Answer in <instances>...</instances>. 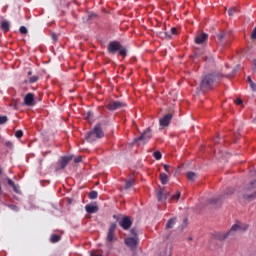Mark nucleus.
<instances>
[{
  "instance_id": "1",
  "label": "nucleus",
  "mask_w": 256,
  "mask_h": 256,
  "mask_svg": "<svg viewBox=\"0 0 256 256\" xmlns=\"http://www.w3.org/2000/svg\"><path fill=\"white\" fill-rule=\"evenodd\" d=\"M103 137H105V132H103L101 124H96L92 131L87 132L86 141H88V143H93L94 141H97V139H103Z\"/></svg>"
},
{
  "instance_id": "2",
  "label": "nucleus",
  "mask_w": 256,
  "mask_h": 256,
  "mask_svg": "<svg viewBox=\"0 0 256 256\" xmlns=\"http://www.w3.org/2000/svg\"><path fill=\"white\" fill-rule=\"evenodd\" d=\"M247 229H249V225L238 222L232 225L230 231H228L227 233H217L216 239H218L219 241H225V239H227V236L232 235V233H234L235 231H247Z\"/></svg>"
},
{
  "instance_id": "3",
  "label": "nucleus",
  "mask_w": 256,
  "mask_h": 256,
  "mask_svg": "<svg viewBox=\"0 0 256 256\" xmlns=\"http://www.w3.org/2000/svg\"><path fill=\"white\" fill-rule=\"evenodd\" d=\"M216 79L217 76H215V74H207L201 80L200 89L202 91H211L213 85H215Z\"/></svg>"
},
{
  "instance_id": "4",
  "label": "nucleus",
  "mask_w": 256,
  "mask_h": 256,
  "mask_svg": "<svg viewBox=\"0 0 256 256\" xmlns=\"http://www.w3.org/2000/svg\"><path fill=\"white\" fill-rule=\"evenodd\" d=\"M117 51L119 52V55H121V57H127V49L121 45V42H110L108 44V52L112 55H115Z\"/></svg>"
},
{
  "instance_id": "5",
  "label": "nucleus",
  "mask_w": 256,
  "mask_h": 256,
  "mask_svg": "<svg viewBox=\"0 0 256 256\" xmlns=\"http://www.w3.org/2000/svg\"><path fill=\"white\" fill-rule=\"evenodd\" d=\"M153 137V131L151 128H147L139 137L134 139V143L141 145V143H149V140Z\"/></svg>"
},
{
  "instance_id": "6",
  "label": "nucleus",
  "mask_w": 256,
  "mask_h": 256,
  "mask_svg": "<svg viewBox=\"0 0 256 256\" xmlns=\"http://www.w3.org/2000/svg\"><path fill=\"white\" fill-rule=\"evenodd\" d=\"M73 160V156H62L56 164L55 171H61L69 165V161Z\"/></svg>"
},
{
  "instance_id": "7",
  "label": "nucleus",
  "mask_w": 256,
  "mask_h": 256,
  "mask_svg": "<svg viewBox=\"0 0 256 256\" xmlns=\"http://www.w3.org/2000/svg\"><path fill=\"white\" fill-rule=\"evenodd\" d=\"M256 197V180L250 183V187L246 189V193L244 194V199H248L251 201Z\"/></svg>"
},
{
  "instance_id": "8",
  "label": "nucleus",
  "mask_w": 256,
  "mask_h": 256,
  "mask_svg": "<svg viewBox=\"0 0 256 256\" xmlns=\"http://www.w3.org/2000/svg\"><path fill=\"white\" fill-rule=\"evenodd\" d=\"M119 225L120 227H122V229H124V231H127L131 229V225H133V220H131V217L129 216H124L119 222Z\"/></svg>"
},
{
  "instance_id": "9",
  "label": "nucleus",
  "mask_w": 256,
  "mask_h": 256,
  "mask_svg": "<svg viewBox=\"0 0 256 256\" xmlns=\"http://www.w3.org/2000/svg\"><path fill=\"white\" fill-rule=\"evenodd\" d=\"M106 107L109 111H117V109H123V107H125V103L121 101H111Z\"/></svg>"
},
{
  "instance_id": "10",
  "label": "nucleus",
  "mask_w": 256,
  "mask_h": 256,
  "mask_svg": "<svg viewBox=\"0 0 256 256\" xmlns=\"http://www.w3.org/2000/svg\"><path fill=\"white\" fill-rule=\"evenodd\" d=\"M117 229V223L113 222L111 223L108 233H107V241L108 243H113L115 239V231Z\"/></svg>"
},
{
  "instance_id": "11",
  "label": "nucleus",
  "mask_w": 256,
  "mask_h": 256,
  "mask_svg": "<svg viewBox=\"0 0 256 256\" xmlns=\"http://www.w3.org/2000/svg\"><path fill=\"white\" fill-rule=\"evenodd\" d=\"M139 243V240L137 237H128L125 239V245L129 247L132 251L137 249V245Z\"/></svg>"
},
{
  "instance_id": "12",
  "label": "nucleus",
  "mask_w": 256,
  "mask_h": 256,
  "mask_svg": "<svg viewBox=\"0 0 256 256\" xmlns=\"http://www.w3.org/2000/svg\"><path fill=\"white\" fill-rule=\"evenodd\" d=\"M24 105H26V107H33V105H35V95L33 93H28L25 95Z\"/></svg>"
},
{
  "instance_id": "13",
  "label": "nucleus",
  "mask_w": 256,
  "mask_h": 256,
  "mask_svg": "<svg viewBox=\"0 0 256 256\" xmlns=\"http://www.w3.org/2000/svg\"><path fill=\"white\" fill-rule=\"evenodd\" d=\"M171 119H173V115L166 114L162 119L159 120L161 127H169V124L171 123Z\"/></svg>"
},
{
  "instance_id": "14",
  "label": "nucleus",
  "mask_w": 256,
  "mask_h": 256,
  "mask_svg": "<svg viewBox=\"0 0 256 256\" xmlns=\"http://www.w3.org/2000/svg\"><path fill=\"white\" fill-rule=\"evenodd\" d=\"M207 39H209V35L206 33L198 34L195 38V43L196 45H203Z\"/></svg>"
},
{
  "instance_id": "15",
  "label": "nucleus",
  "mask_w": 256,
  "mask_h": 256,
  "mask_svg": "<svg viewBox=\"0 0 256 256\" xmlns=\"http://www.w3.org/2000/svg\"><path fill=\"white\" fill-rule=\"evenodd\" d=\"M7 183L10 187H12L14 193H17L18 195H20L21 190L19 189V185H16V183L13 182V180H11V178H7Z\"/></svg>"
},
{
  "instance_id": "16",
  "label": "nucleus",
  "mask_w": 256,
  "mask_h": 256,
  "mask_svg": "<svg viewBox=\"0 0 256 256\" xmlns=\"http://www.w3.org/2000/svg\"><path fill=\"white\" fill-rule=\"evenodd\" d=\"M0 29H2V31H4V33H8L9 29H11V24L9 23V21L3 20L0 23Z\"/></svg>"
},
{
  "instance_id": "17",
  "label": "nucleus",
  "mask_w": 256,
  "mask_h": 256,
  "mask_svg": "<svg viewBox=\"0 0 256 256\" xmlns=\"http://www.w3.org/2000/svg\"><path fill=\"white\" fill-rule=\"evenodd\" d=\"M156 197L158 201H165V199H167V193H165L163 190H157Z\"/></svg>"
},
{
  "instance_id": "18",
  "label": "nucleus",
  "mask_w": 256,
  "mask_h": 256,
  "mask_svg": "<svg viewBox=\"0 0 256 256\" xmlns=\"http://www.w3.org/2000/svg\"><path fill=\"white\" fill-rule=\"evenodd\" d=\"M85 210L88 213L93 214V213H97V211H99V207L93 206V205H86L85 206Z\"/></svg>"
},
{
  "instance_id": "19",
  "label": "nucleus",
  "mask_w": 256,
  "mask_h": 256,
  "mask_svg": "<svg viewBox=\"0 0 256 256\" xmlns=\"http://www.w3.org/2000/svg\"><path fill=\"white\" fill-rule=\"evenodd\" d=\"M176 223H177V218L169 219L166 224V229H173V227L175 226Z\"/></svg>"
},
{
  "instance_id": "20",
  "label": "nucleus",
  "mask_w": 256,
  "mask_h": 256,
  "mask_svg": "<svg viewBox=\"0 0 256 256\" xmlns=\"http://www.w3.org/2000/svg\"><path fill=\"white\" fill-rule=\"evenodd\" d=\"M160 181L162 185H167V183H169V176L165 173H160Z\"/></svg>"
},
{
  "instance_id": "21",
  "label": "nucleus",
  "mask_w": 256,
  "mask_h": 256,
  "mask_svg": "<svg viewBox=\"0 0 256 256\" xmlns=\"http://www.w3.org/2000/svg\"><path fill=\"white\" fill-rule=\"evenodd\" d=\"M135 185V179L130 178L125 181V189H131Z\"/></svg>"
},
{
  "instance_id": "22",
  "label": "nucleus",
  "mask_w": 256,
  "mask_h": 256,
  "mask_svg": "<svg viewBox=\"0 0 256 256\" xmlns=\"http://www.w3.org/2000/svg\"><path fill=\"white\" fill-rule=\"evenodd\" d=\"M38 81H39V76L34 75V76H30L28 78V81L26 80L25 83L33 84V83H37Z\"/></svg>"
},
{
  "instance_id": "23",
  "label": "nucleus",
  "mask_w": 256,
  "mask_h": 256,
  "mask_svg": "<svg viewBox=\"0 0 256 256\" xmlns=\"http://www.w3.org/2000/svg\"><path fill=\"white\" fill-rule=\"evenodd\" d=\"M186 177L188 179V181H195V179L197 178V174H195V172H188L186 174Z\"/></svg>"
},
{
  "instance_id": "24",
  "label": "nucleus",
  "mask_w": 256,
  "mask_h": 256,
  "mask_svg": "<svg viewBox=\"0 0 256 256\" xmlns=\"http://www.w3.org/2000/svg\"><path fill=\"white\" fill-rule=\"evenodd\" d=\"M51 243H59L61 241V237L57 234H52L50 237Z\"/></svg>"
},
{
  "instance_id": "25",
  "label": "nucleus",
  "mask_w": 256,
  "mask_h": 256,
  "mask_svg": "<svg viewBox=\"0 0 256 256\" xmlns=\"http://www.w3.org/2000/svg\"><path fill=\"white\" fill-rule=\"evenodd\" d=\"M247 82L249 83L252 91H256V84L255 82H253V80L251 79V76L247 77Z\"/></svg>"
},
{
  "instance_id": "26",
  "label": "nucleus",
  "mask_w": 256,
  "mask_h": 256,
  "mask_svg": "<svg viewBox=\"0 0 256 256\" xmlns=\"http://www.w3.org/2000/svg\"><path fill=\"white\" fill-rule=\"evenodd\" d=\"M181 197V192L177 191L174 195L171 196V201H179Z\"/></svg>"
},
{
  "instance_id": "27",
  "label": "nucleus",
  "mask_w": 256,
  "mask_h": 256,
  "mask_svg": "<svg viewBox=\"0 0 256 256\" xmlns=\"http://www.w3.org/2000/svg\"><path fill=\"white\" fill-rule=\"evenodd\" d=\"M97 197H99V194L97 193V191H91L89 193V199H97Z\"/></svg>"
},
{
  "instance_id": "28",
  "label": "nucleus",
  "mask_w": 256,
  "mask_h": 256,
  "mask_svg": "<svg viewBox=\"0 0 256 256\" xmlns=\"http://www.w3.org/2000/svg\"><path fill=\"white\" fill-rule=\"evenodd\" d=\"M153 157L156 159V161H160V159H161V157H163V155L159 151H156L153 153Z\"/></svg>"
},
{
  "instance_id": "29",
  "label": "nucleus",
  "mask_w": 256,
  "mask_h": 256,
  "mask_svg": "<svg viewBox=\"0 0 256 256\" xmlns=\"http://www.w3.org/2000/svg\"><path fill=\"white\" fill-rule=\"evenodd\" d=\"M9 121V118L7 116H0V125H5Z\"/></svg>"
},
{
  "instance_id": "30",
  "label": "nucleus",
  "mask_w": 256,
  "mask_h": 256,
  "mask_svg": "<svg viewBox=\"0 0 256 256\" xmlns=\"http://www.w3.org/2000/svg\"><path fill=\"white\" fill-rule=\"evenodd\" d=\"M19 31H20L21 35H27V33H28L27 27H25V26H21L19 28Z\"/></svg>"
},
{
  "instance_id": "31",
  "label": "nucleus",
  "mask_w": 256,
  "mask_h": 256,
  "mask_svg": "<svg viewBox=\"0 0 256 256\" xmlns=\"http://www.w3.org/2000/svg\"><path fill=\"white\" fill-rule=\"evenodd\" d=\"M93 117V113L91 111H88L85 115L86 121H91V118Z\"/></svg>"
},
{
  "instance_id": "32",
  "label": "nucleus",
  "mask_w": 256,
  "mask_h": 256,
  "mask_svg": "<svg viewBox=\"0 0 256 256\" xmlns=\"http://www.w3.org/2000/svg\"><path fill=\"white\" fill-rule=\"evenodd\" d=\"M15 137H17V139H21V137H23V132L22 130H18L15 132Z\"/></svg>"
},
{
  "instance_id": "33",
  "label": "nucleus",
  "mask_w": 256,
  "mask_h": 256,
  "mask_svg": "<svg viewBox=\"0 0 256 256\" xmlns=\"http://www.w3.org/2000/svg\"><path fill=\"white\" fill-rule=\"evenodd\" d=\"M218 41H223V39H225V33H219L217 35Z\"/></svg>"
},
{
  "instance_id": "34",
  "label": "nucleus",
  "mask_w": 256,
  "mask_h": 256,
  "mask_svg": "<svg viewBox=\"0 0 256 256\" xmlns=\"http://www.w3.org/2000/svg\"><path fill=\"white\" fill-rule=\"evenodd\" d=\"M235 11H237V9H235V8H230L229 11H228V15H229L230 17H232V15L235 13Z\"/></svg>"
},
{
  "instance_id": "35",
  "label": "nucleus",
  "mask_w": 256,
  "mask_h": 256,
  "mask_svg": "<svg viewBox=\"0 0 256 256\" xmlns=\"http://www.w3.org/2000/svg\"><path fill=\"white\" fill-rule=\"evenodd\" d=\"M81 161H83V158L81 156L74 158V162H76V163H81Z\"/></svg>"
},
{
  "instance_id": "36",
  "label": "nucleus",
  "mask_w": 256,
  "mask_h": 256,
  "mask_svg": "<svg viewBox=\"0 0 256 256\" xmlns=\"http://www.w3.org/2000/svg\"><path fill=\"white\" fill-rule=\"evenodd\" d=\"M235 192V189L233 188H228L227 191H226V195H231L232 193Z\"/></svg>"
},
{
  "instance_id": "37",
  "label": "nucleus",
  "mask_w": 256,
  "mask_h": 256,
  "mask_svg": "<svg viewBox=\"0 0 256 256\" xmlns=\"http://www.w3.org/2000/svg\"><path fill=\"white\" fill-rule=\"evenodd\" d=\"M251 38L256 39V27L254 28V30L251 33Z\"/></svg>"
},
{
  "instance_id": "38",
  "label": "nucleus",
  "mask_w": 256,
  "mask_h": 256,
  "mask_svg": "<svg viewBox=\"0 0 256 256\" xmlns=\"http://www.w3.org/2000/svg\"><path fill=\"white\" fill-rule=\"evenodd\" d=\"M236 105H243V100H241L240 98L235 100Z\"/></svg>"
},
{
  "instance_id": "39",
  "label": "nucleus",
  "mask_w": 256,
  "mask_h": 256,
  "mask_svg": "<svg viewBox=\"0 0 256 256\" xmlns=\"http://www.w3.org/2000/svg\"><path fill=\"white\" fill-rule=\"evenodd\" d=\"M172 35H177V28L173 27L171 28Z\"/></svg>"
},
{
  "instance_id": "40",
  "label": "nucleus",
  "mask_w": 256,
  "mask_h": 256,
  "mask_svg": "<svg viewBox=\"0 0 256 256\" xmlns=\"http://www.w3.org/2000/svg\"><path fill=\"white\" fill-rule=\"evenodd\" d=\"M169 169H170V166L165 164L164 165V170L166 171V173H169Z\"/></svg>"
},
{
  "instance_id": "41",
  "label": "nucleus",
  "mask_w": 256,
  "mask_h": 256,
  "mask_svg": "<svg viewBox=\"0 0 256 256\" xmlns=\"http://www.w3.org/2000/svg\"><path fill=\"white\" fill-rule=\"evenodd\" d=\"M52 39H53V41H57V35L52 34Z\"/></svg>"
},
{
  "instance_id": "42",
  "label": "nucleus",
  "mask_w": 256,
  "mask_h": 256,
  "mask_svg": "<svg viewBox=\"0 0 256 256\" xmlns=\"http://www.w3.org/2000/svg\"><path fill=\"white\" fill-rule=\"evenodd\" d=\"M131 233H132V235H135V237L137 236V233L135 232V229H132Z\"/></svg>"
},
{
  "instance_id": "43",
  "label": "nucleus",
  "mask_w": 256,
  "mask_h": 256,
  "mask_svg": "<svg viewBox=\"0 0 256 256\" xmlns=\"http://www.w3.org/2000/svg\"><path fill=\"white\" fill-rule=\"evenodd\" d=\"M113 219H116L117 221H119V216L113 215Z\"/></svg>"
},
{
  "instance_id": "44",
  "label": "nucleus",
  "mask_w": 256,
  "mask_h": 256,
  "mask_svg": "<svg viewBox=\"0 0 256 256\" xmlns=\"http://www.w3.org/2000/svg\"><path fill=\"white\" fill-rule=\"evenodd\" d=\"M33 75V72L32 71H28V76H31Z\"/></svg>"
},
{
  "instance_id": "45",
  "label": "nucleus",
  "mask_w": 256,
  "mask_h": 256,
  "mask_svg": "<svg viewBox=\"0 0 256 256\" xmlns=\"http://www.w3.org/2000/svg\"><path fill=\"white\" fill-rule=\"evenodd\" d=\"M10 207H11V209H17V206L11 205Z\"/></svg>"
},
{
  "instance_id": "46",
  "label": "nucleus",
  "mask_w": 256,
  "mask_h": 256,
  "mask_svg": "<svg viewBox=\"0 0 256 256\" xmlns=\"http://www.w3.org/2000/svg\"><path fill=\"white\" fill-rule=\"evenodd\" d=\"M2 173H3V170L1 169V166H0V175H2Z\"/></svg>"
},
{
  "instance_id": "47",
  "label": "nucleus",
  "mask_w": 256,
  "mask_h": 256,
  "mask_svg": "<svg viewBox=\"0 0 256 256\" xmlns=\"http://www.w3.org/2000/svg\"><path fill=\"white\" fill-rule=\"evenodd\" d=\"M254 67H255V69H256V60H254Z\"/></svg>"
},
{
  "instance_id": "48",
  "label": "nucleus",
  "mask_w": 256,
  "mask_h": 256,
  "mask_svg": "<svg viewBox=\"0 0 256 256\" xmlns=\"http://www.w3.org/2000/svg\"><path fill=\"white\" fill-rule=\"evenodd\" d=\"M212 203H217V200H212Z\"/></svg>"
}]
</instances>
